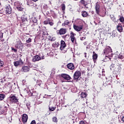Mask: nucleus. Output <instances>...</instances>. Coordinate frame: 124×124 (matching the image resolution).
<instances>
[{
	"label": "nucleus",
	"mask_w": 124,
	"mask_h": 124,
	"mask_svg": "<svg viewBox=\"0 0 124 124\" xmlns=\"http://www.w3.org/2000/svg\"><path fill=\"white\" fill-rule=\"evenodd\" d=\"M28 94L30 96H34V95H35L33 94V91H32V92L30 91L28 93Z\"/></svg>",
	"instance_id": "nucleus-34"
},
{
	"label": "nucleus",
	"mask_w": 124,
	"mask_h": 124,
	"mask_svg": "<svg viewBox=\"0 0 124 124\" xmlns=\"http://www.w3.org/2000/svg\"><path fill=\"white\" fill-rule=\"evenodd\" d=\"M42 35L43 36L48 35V32L47 31H42Z\"/></svg>",
	"instance_id": "nucleus-40"
},
{
	"label": "nucleus",
	"mask_w": 124,
	"mask_h": 124,
	"mask_svg": "<svg viewBox=\"0 0 124 124\" xmlns=\"http://www.w3.org/2000/svg\"><path fill=\"white\" fill-rule=\"evenodd\" d=\"M26 46L28 48H30V47H31V44H28Z\"/></svg>",
	"instance_id": "nucleus-47"
},
{
	"label": "nucleus",
	"mask_w": 124,
	"mask_h": 124,
	"mask_svg": "<svg viewBox=\"0 0 124 124\" xmlns=\"http://www.w3.org/2000/svg\"><path fill=\"white\" fill-rule=\"evenodd\" d=\"M61 8L62 11H64L65 10V5L64 4H62Z\"/></svg>",
	"instance_id": "nucleus-32"
},
{
	"label": "nucleus",
	"mask_w": 124,
	"mask_h": 124,
	"mask_svg": "<svg viewBox=\"0 0 124 124\" xmlns=\"http://www.w3.org/2000/svg\"><path fill=\"white\" fill-rule=\"evenodd\" d=\"M32 29L33 31H38L37 33H39V32H41V28H40V26L37 24L36 25L32 24Z\"/></svg>",
	"instance_id": "nucleus-2"
},
{
	"label": "nucleus",
	"mask_w": 124,
	"mask_h": 124,
	"mask_svg": "<svg viewBox=\"0 0 124 124\" xmlns=\"http://www.w3.org/2000/svg\"><path fill=\"white\" fill-rule=\"evenodd\" d=\"M81 73L80 71H76L73 76L74 80H78L81 77Z\"/></svg>",
	"instance_id": "nucleus-5"
},
{
	"label": "nucleus",
	"mask_w": 124,
	"mask_h": 124,
	"mask_svg": "<svg viewBox=\"0 0 124 124\" xmlns=\"http://www.w3.org/2000/svg\"><path fill=\"white\" fill-rule=\"evenodd\" d=\"M36 123H35V120H33L31 121V124H36Z\"/></svg>",
	"instance_id": "nucleus-49"
},
{
	"label": "nucleus",
	"mask_w": 124,
	"mask_h": 124,
	"mask_svg": "<svg viewBox=\"0 0 124 124\" xmlns=\"http://www.w3.org/2000/svg\"><path fill=\"white\" fill-rule=\"evenodd\" d=\"M21 24L22 25H24V26H27L29 25V21H28V18L26 17H21Z\"/></svg>",
	"instance_id": "nucleus-12"
},
{
	"label": "nucleus",
	"mask_w": 124,
	"mask_h": 124,
	"mask_svg": "<svg viewBox=\"0 0 124 124\" xmlns=\"http://www.w3.org/2000/svg\"><path fill=\"white\" fill-rule=\"evenodd\" d=\"M70 23V21L68 20H65L63 23L62 24V27H65V26H68V24Z\"/></svg>",
	"instance_id": "nucleus-22"
},
{
	"label": "nucleus",
	"mask_w": 124,
	"mask_h": 124,
	"mask_svg": "<svg viewBox=\"0 0 124 124\" xmlns=\"http://www.w3.org/2000/svg\"><path fill=\"white\" fill-rule=\"evenodd\" d=\"M81 16L82 17H83V18H86V17H88L89 14L85 11H82L81 12Z\"/></svg>",
	"instance_id": "nucleus-19"
},
{
	"label": "nucleus",
	"mask_w": 124,
	"mask_h": 124,
	"mask_svg": "<svg viewBox=\"0 0 124 124\" xmlns=\"http://www.w3.org/2000/svg\"><path fill=\"white\" fill-rule=\"evenodd\" d=\"M95 9L96 14H97V15H99V13L100 12V5L98 4H96Z\"/></svg>",
	"instance_id": "nucleus-16"
},
{
	"label": "nucleus",
	"mask_w": 124,
	"mask_h": 124,
	"mask_svg": "<svg viewBox=\"0 0 124 124\" xmlns=\"http://www.w3.org/2000/svg\"><path fill=\"white\" fill-rule=\"evenodd\" d=\"M122 121H123V122H124V116L122 117Z\"/></svg>",
	"instance_id": "nucleus-57"
},
{
	"label": "nucleus",
	"mask_w": 124,
	"mask_h": 124,
	"mask_svg": "<svg viewBox=\"0 0 124 124\" xmlns=\"http://www.w3.org/2000/svg\"><path fill=\"white\" fill-rule=\"evenodd\" d=\"M1 41L2 42H3V41H4V39H2V40H1Z\"/></svg>",
	"instance_id": "nucleus-59"
},
{
	"label": "nucleus",
	"mask_w": 124,
	"mask_h": 124,
	"mask_svg": "<svg viewBox=\"0 0 124 124\" xmlns=\"http://www.w3.org/2000/svg\"><path fill=\"white\" fill-rule=\"evenodd\" d=\"M120 22H121V23H124V18L123 16H121L119 18Z\"/></svg>",
	"instance_id": "nucleus-39"
},
{
	"label": "nucleus",
	"mask_w": 124,
	"mask_h": 124,
	"mask_svg": "<svg viewBox=\"0 0 124 124\" xmlns=\"http://www.w3.org/2000/svg\"><path fill=\"white\" fill-rule=\"evenodd\" d=\"M26 42L27 43H31V38H29L28 40L26 41Z\"/></svg>",
	"instance_id": "nucleus-43"
},
{
	"label": "nucleus",
	"mask_w": 124,
	"mask_h": 124,
	"mask_svg": "<svg viewBox=\"0 0 124 124\" xmlns=\"http://www.w3.org/2000/svg\"><path fill=\"white\" fill-rule=\"evenodd\" d=\"M67 36H69V34L65 35L64 36H62V38L65 39V38H66V37H67Z\"/></svg>",
	"instance_id": "nucleus-48"
},
{
	"label": "nucleus",
	"mask_w": 124,
	"mask_h": 124,
	"mask_svg": "<svg viewBox=\"0 0 124 124\" xmlns=\"http://www.w3.org/2000/svg\"><path fill=\"white\" fill-rule=\"evenodd\" d=\"M12 51H13L14 53H17V49L15 48L14 47H11Z\"/></svg>",
	"instance_id": "nucleus-41"
},
{
	"label": "nucleus",
	"mask_w": 124,
	"mask_h": 124,
	"mask_svg": "<svg viewBox=\"0 0 124 124\" xmlns=\"http://www.w3.org/2000/svg\"><path fill=\"white\" fill-rule=\"evenodd\" d=\"M118 59H120V60H124V54H122V53L119 54L118 56Z\"/></svg>",
	"instance_id": "nucleus-27"
},
{
	"label": "nucleus",
	"mask_w": 124,
	"mask_h": 124,
	"mask_svg": "<svg viewBox=\"0 0 124 124\" xmlns=\"http://www.w3.org/2000/svg\"><path fill=\"white\" fill-rule=\"evenodd\" d=\"M42 31H46V27L44 26L42 27Z\"/></svg>",
	"instance_id": "nucleus-45"
},
{
	"label": "nucleus",
	"mask_w": 124,
	"mask_h": 124,
	"mask_svg": "<svg viewBox=\"0 0 124 124\" xmlns=\"http://www.w3.org/2000/svg\"><path fill=\"white\" fill-rule=\"evenodd\" d=\"M42 83V81L41 80H37L36 83L37 85H38L39 86H41V84Z\"/></svg>",
	"instance_id": "nucleus-35"
},
{
	"label": "nucleus",
	"mask_w": 124,
	"mask_h": 124,
	"mask_svg": "<svg viewBox=\"0 0 124 124\" xmlns=\"http://www.w3.org/2000/svg\"><path fill=\"white\" fill-rule=\"evenodd\" d=\"M97 54L95 53V52L93 51V59L94 62H95V61L97 59Z\"/></svg>",
	"instance_id": "nucleus-20"
},
{
	"label": "nucleus",
	"mask_w": 124,
	"mask_h": 124,
	"mask_svg": "<svg viewBox=\"0 0 124 124\" xmlns=\"http://www.w3.org/2000/svg\"><path fill=\"white\" fill-rule=\"evenodd\" d=\"M41 60V58L40 57L39 55H35L33 57L32 61L34 62H38Z\"/></svg>",
	"instance_id": "nucleus-14"
},
{
	"label": "nucleus",
	"mask_w": 124,
	"mask_h": 124,
	"mask_svg": "<svg viewBox=\"0 0 124 124\" xmlns=\"http://www.w3.org/2000/svg\"><path fill=\"white\" fill-rule=\"evenodd\" d=\"M110 18H111V20H112L113 22H114V23H116V22H117V20H116V17H114V16H113L112 17L111 16Z\"/></svg>",
	"instance_id": "nucleus-37"
},
{
	"label": "nucleus",
	"mask_w": 124,
	"mask_h": 124,
	"mask_svg": "<svg viewBox=\"0 0 124 124\" xmlns=\"http://www.w3.org/2000/svg\"><path fill=\"white\" fill-rule=\"evenodd\" d=\"M82 73V74H85V73H86V71H83Z\"/></svg>",
	"instance_id": "nucleus-56"
},
{
	"label": "nucleus",
	"mask_w": 124,
	"mask_h": 124,
	"mask_svg": "<svg viewBox=\"0 0 124 124\" xmlns=\"http://www.w3.org/2000/svg\"><path fill=\"white\" fill-rule=\"evenodd\" d=\"M91 13H92V14H93L94 13V12L93 11H92Z\"/></svg>",
	"instance_id": "nucleus-60"
},
{
	"label": "nucleus",
	"mask_w": 124,
	"mask_h": 124,
	"mask_svg": "<svg viewBox=\"0 0 124 124\" xmlns=\"http://www.w3.org/2000/svg\"><path fill=\"white\" fill-rule=\"evenodd\" d=\"M49 40H50V41H55L56 39H57V38L56 37H51V36H48Z\"/></svg>",
	"instance_id": "nucleus-26"
},
{
	"label": "nucleus",
	"mask_w": 124,
	"mask_h": 124,
	"mask_svg": "<svg viewBox=\"0 0 124 124\" xmlns=\"http://www.w3.org/2000/svg\"><path fill=\"white\" fill-rule=\"evenodd\" d=\"M73 28L76 31H81L83 30V25H77L76 24H74Z\"/></svg>",
	"instance_id": "nucleus-8"
},
{
	"label": "nucleus",
	"mask_w": 124,
	"mask_h": 124,
	"mask_svg": "<svg viewBox=\"0 0 124 124\" xmlns=\"http://www.w3.org/2000/svg\"><path fill=\"white\" fill-rule=\"evenodd\" d=\"M3 38V33L2 32L0 33V39Z\"/></svg>",
	"instance_id": "nucleus-44"
},
{
	"label": "nucleus",
	"mask_w": 124,
	"mask_h": 124,
	"mask_svg": "<svg viewBox=\"0 0 124 124\" xmlns=\"http://www.w3.org/2000/svg\"><path fill=\"white\" fill-rule=\"evenodd\" d=\"M32 21L34 24H36L37 23V19L36 17H32Z\"/></svg>",
	"instance_id": "nucleus-30"
},
{
	"label": "nucleus",
	"mask_w": 124,
	"mask_h": 124,
	"mask_svg": "<svg viewBox=\"0 0 124 124\" xmlns=\"http://www.w3.org/2000/svg\"><path fill=\"white\" fill-rule=\"evenodd\" d=\"M22 122L23 123H27L28 122V115L23 114L22 117Z\"/></svg>",
	"instance_id": "nucleus-17"
},
{
	"label": "nucleus",
	"mask_w": 124,
	"mask_h": 124,
	"mask_svg": "<svg viewBox=\"0 0 124 124\" xmlns=\"http://www.w3.org/2000/svg\"><path fill=\"white\" fill-rule=\"evenodd\" d=\"M14 64L15 66H21V65L24 64V62H23V60L20 58L18 61L14 62Z\"/></svg>",
	"instance_id": "nucleus-6"
},
{
	"label": "nucleus",
	"mask_w": 124,
	"mask_h": 124,
	"mask_svg": "<svg viewBox=\"0 0 124 124\" xmlns=\"http://www.w3.org/2000/svg\"><path fill=\"white\" fill-rule=\"evenodd\" d=\"M111 83H112V82L110 80H107L105 82V84L106 86H109L110 85H111Z\"/></svg>",
	"instance_id": "nucleus-31"
},
{
	"label": "nucleus",
	"mask_w": 124,
	"mask_h": 124,
	"mask_svg": "<svg viewBox=\"0 0 124 124\" xmlns=\"http://www.w3.org/2000/svg\"><path fill=\"white\" fill-rule=\"evenodd\" d=\"M33 1H37V0H32Z\"/></svg>",
	"instance_id": "nucleus-61"
},
{
	"label": "nucleus",
	"mask_w": 124,
	"mask_h": 124,
	"mask_svg": "<svg viewBox=\"0 0 124 124\" xmlns=\"http://www.w3.org/2000/svg\"><path fill=\"white\" fill-rule=\"evenodd\" d=\"M67 67L68 69H70V70H74V69L75 68L74 64H73L72 63H68L67 64Z\"/></svg>",
	"instance_id": "nucleus-15"
},
{
	"label": "nucleus",
	"mask_w": 124,
	"mask_h": 124,
	"mask_svg": "<svg viewBox=\"0 0 124 124\" xmlns=\"http://www.w3.org/2000/svg\"><path fill=\"white\" fill-rule=\"evenodd\" d=\"M66 32H67V30L65 28H61L56 31V33L58 35H62L63 34H65Z\"/></svg>",
	"instance_id": "nucleus-3"
},
{
	"label": "nucleus",
	"mask_w": 124,
	"mask_h": 124,
	"mask_svg": "<svg viewBox=\"0 0 124 124\" xmlns=\"http://www.w3.org/2000/svg\"><path fill=\"white\" fill-rule=\"evenodd\" d=\"M70 35L71 41H72V43H75V42L76 41V38L75 37L76 34L73 31H71L70 32Z\"/></svg>",
	"instance_id": "nucleus-7"
},
{
	"label": "nucleus",
	"mask_w": 124,
	"mask_h": 124,
	"mask_svg": "<svg viewBox=\"0 0 124 124\" xmlns=\"http://www.w3.org/2000/svg\"><path fill=\"white\" fill-rule=\"evenodd\" d=\"M87 71H90V69L88 68L87 69Z\"/></svg>",
	"instance_id": "nucleus-63"
},
{
	"label": "nucleus",
	"mask_w": 124,
	"mask_h": 124,
	"mask_svg": "<svg viewBox=\"0 0 124 124\" xmlns=\"http://www.w3.org/2000/svg\"><path fill=\"white\" fill-rule=\"evenodd\" d=\"M84 55L85 58H87V53L84 52Z\"/></svg>",
	"instance_id": "nucleus-52"
},
{
	"label": "nucleus",
	"mask_w": 124,
	"mask_h": 124,
	"mask_svg": "<svg viewBox=\"0 0 124 124\" xmlns=\"http://www.w3.org/2000/svg\"><path fill=\"white\" fill-rule=\"evenodd\" d=\"M50 21V18H47L46 20L44 21V24H45V25H48Z\"/></svg>",
	"instance_id": "nucleus-29"
},
{
	"label": "nucleus",
	"mask_w": 124,
	"mask_h": 124,
	"mask_svg": "<svg viewBox=\"0 0 124 124\" xmlns=\"http://www.w3.org/2000/svg\"><path fill=\"white\" fill-rule=\"evenodd\" d=\"M46 15H47V16H49L50 13H49V12H46Z\"/></svg>",
	"instance_id": "nucleus-53"
},
{
	"label": "nucleus",
	"mask_w": 124,
	"mask_h": 124,
	"mask_svg": "<svg viewBox=\"0 0 124 124\" xmlns=\"http://www.w3.org/2000/svg\"><path fill=\"white\" fill-rule=\"evenodd\" d=\"M50 105H51V104H49V106H48V108H49V110L50 111V112H53V111H55L56 108H57V107H51L50 106Z\"/></svg>",
	"instance_id": "nucleus-24"
},
{
	"label": "nucleus",
	"mask_w": 124,
	"mask_h": 124,
	"mask_svg": "<svg viewBox=\"0 0 124 124\" xmlns=\"http://www.w3.org/2000/svg\"><path fill=\"white\" fill-rule=\"evenodd\" d=\"M62 105H64V103H62V107H63V106H62Z\"/></svg>",
	"instance_id": "nucleus-58"
},
{
	"label": "nucleus",
	"mask_w": 124,
	"mask_h": 124,
	"mask_svg": "<svg viewBox=\"0 0 124 124\" xmlns=\"http://www.w3.org/2000/svg\"><path fill=\"white\" fill-rule=\"evenodd\" d=\"M79 124H86V123L85 121L82 120L79 122Z\"/></svg>",
	"instance_id": "nucleus-46"
},
{
	"label": "nucleus",
	"mask_w": 124,
	"mask_h": 124,
	"mask_svg": "<svg viewBox=\"0 0 124 124\" xmlns=\"http://www.w3.org/2000/svg\"><path fill=\"white\" fill-rule=\"evenodd\" d=\"M52 46L53 48H57L60 46V44L57 42H55L54 44H52Z\"/></svg>",
	"instance_id": "nucleus-23"
},
{
	"label": "nucleus",
	"mask_w": 124,
	"mask_h": 124,
	"mask_svg": "<svg viewBox=\"0 0 124 124\" xmlns=\"http://www.w3.org/2000/svg\"><path fill=\"white\" fill-rule=\"evenodd\" d=\"M5 98L4 94H0V100H3Z\"/></svg>",
	"instance_id": "nucleus-28"
},
{
	"label": "nucleus",
	"mask_w": 124,
	"mask_h": 124,
	"mask_svg": "<svg viewBox=\"0 0 124 124\" xmlns=\"http://www.w3.org/2000/svg\"><path fill=\"white\" fill-rule=\"evenodd\" d=\"M26 106H27L28 110H30V108H31V103L30 102H27L26 103Z\"/></svg>",
	"instance_id": "nucleus-33"
},
{
	"label": "nucleus",
	"mask_w": 124,
	"mask_h": 124,
	"mask_svg": "<svg viewBox=\"0 0 124 124\" xmlns=\"http://www.w3.org/2000/svg\"><path fill=\"white\" fill-rule=\"evenodd\" d=\"M84 39H85L84 37H80V40H84Z\"/></svg>",
	"instance_id": "nucleus-55"
},
{
	"label": "nucleus",
	"mask_w": 124,
	"mask_h": 124,
	"mask_svg": "<svg viewBox=\"0 0 124 124\" xmlns=\"http://www.w3.org/2000/svg\"><path fill=\"white\" fill-rule=\"evenodd\" d=\"M16 8L18 11H23V10H24V9L22 8V7H16Z\"/></svg>",
	"instance_id": "nucleus-42"
},
{
	"label": "nucleus",
	"mask_w": 124,
	"mask_h": 124,
	"mask_svg": "<svg viewBox=\"0 0 124 124\" xmlns=\"http://www.w3.org/2000/svg\"><path fill=\"white\" fill-rule=\"evenodd\" d=\"M109 53H112V48L109 46H108L107 48L104 49V55H108Z\"/></svg>",
	"instance_id": "nucleus-10"
},
{
	"label": "nucleus",
	"mask_w": 124,
	"mask_h": 124,
	"mask_svg": "<svg viewBox=\"0 0 124 124\" xmlns=\"http://www.w3.org/2000/svg\"><path fill=\"white\" fill-rule=\"evenodd\" d=\"M65 47H66V44L65 43V42L62 40L61 41L60 49L61 50V51H62V50H64V48H65Z\"/></svg>",
	"instance_id": "nucleus-11"
},
{
	"label": "nucleus",
	"mask_w": 124,
	"mask_h": 124,
	"mask_svg": "<svg viewBox=\"0 0 124 124\" xmlns=\"http://www.w3.org/2000/svg\"><path fill=\"white\" fill-rule=\"evenodd\" d=\"M4 65V62H3V61H0V67H2V66H3Z\"/></svg>",
	"instance_id": "nucleus-36"
},
{
	"label": "nucleus",
	"mask_w": 124,
	"mask_h": 124,
	"mask_svg": "<svg viewBox=\"0 0 124 124\" xmlns=\"http://www.w3.org/2000/svg\"><path fill=\"white\" fill-rule=\"evenodd\" d=\"M117 30L119 32L123 31V25L121 23H119L116 27Z\"/></svg>",
	"instance_id": "nucleus-18"
},
{
	"label": "nucleus",
	"mask_w": 124,
	"mask_h": 124,
	"mask_svg": "<svg viewBox=\"0 0 124 124\" xmlns=\"http://www.w3.org/2000/svg\"><path fill=\"white\" fill-rule=\"evenodd\" d=\"M4 8L5 9L6 14H7V15L11 14V12H12V9L11 8V6H10V5H5Z\"/></svg>",
	"instance_id": "nucleus-4"
},
{
	"label": "nucleus",
	"mask_w": 124,
	"mask_h": 124,
	"mask_svg": "<svg viewBox=\"0 0 124 124\" xmlns=\"http://www.w3.org/2000/svg\"><path fill=\"white\" fill-rule=\"evenodd\" d=\"M10 101L12 102L13 104H19V99H18V97L14 95H11L10 96Z\"/></svg>",
	"instance_id": "nucleus-1"
},
{
	"label": "nucleus",
	"mask_w": 124,
	"mask_h": 124,
	"mask_svg": "<svg viewBox=\"0 0 124 124\" xmlns=\"http://www.w3.org/2000/svg\"><path fill=\"white\" fill-rule=\"evenodd\" d=\"M61 77L67 81H69L71 79V77L66 74H61Z\"/></svg>",
	"instance_id": "nucleus-13"
},
{
	"label": "nucleus",
	"mask_w": 124,
	"mask_h": 124,
	"mask_svg": "<svg viewBox=\"0 0 124 124\" xmlns=\"http://www.w3.org/2000/svg\"><path fill=\"white\" fill-rule=\"evenodd\" d=\"M48 25H50V26H53L54 25V23L53 22H51L49 21Z\"/></svg>",
	"instance_id": "nucleus-50"
},
{
	"label": "nucleus",
	"mask_w": 124,
	"mask_h": 124,
	"mask_svg": "<svg viewBox=\"0 0 124 124\" xmlns=\"http://www.w3.org/2000/svg\"><path fill=\"white\" fill-rule=\"evenodd\" d=\"M112 35V36H114L115 37V36L117 35V34L114 33V32H113Z\"/></svg>",
	"instance_id": "nucleus-54"
},
{
	"label": "nucleus",
	"mask_w": 124,
	"mask_h": 124,
	"mask_svg": "<svg viewBox=\"0 0 124 124\" xmlns=\"http://www.w3.org/2000/svg\"><path fill=\"white\" fill-rule=\"evenodd\" d=\"M53 122L54 123H57L58 122V119H57V117H53L52 118Z\"/></svg>",
	"instance_id": "nucleus-38"
},
{
	"label": "nucleus",
	"mask_w": 124,
	"mask_h": 124,
	"mask_svg": "<svg viewBox=\"0 0 124 124\" xmlns=\"http://www.w3.org/2000/svg\"><path fill=\"white\" fill-rule=\"evenodd\" d=\"M80 97L82 98H85L87 97V93H86L82 92L80 94Z\"/></svg>",
	"instance_id": "nucleus-25"
},
{
	"label": "nucleus",
	"mask_w": 124,
	"mask_h": 124,
	"mask_svg": "<svg viewBox=\"0 0 124 124\" xmlns=\"http://www.w3.org/2000/svg\"><path fill=\"white\" fill-rule=\"evenodd\" d=\"M42 59V60H44V56H43Z\"/></svg>",
	"instance_id": "nucleus-64"
},
{
	"label": "nucleus",
	"mask_w": 124,
	"mask_h": 124,
	"mask_svg": "<svg viewBox=\"0 0 124 124\" xmlns=\"http://www.w3.org/2000/svg\"><path fill=\"white\" fill-rule=\"evenodd\" d=\"M31 70V67L30 66H23L21 69V72H24V73H27L29 72L30 70Z\"/></svg>",
	"instance_id": "nucleus-9"
},
{
	"label": "nucleus",
	"mask_w": 124,
	"mask_h": 124,
	"mask_svg": "<svg viewBox=\"0 0 124 124\" xmlns=\"http://www.w3.org/2000/svg\"><path fill=\"white\" fill-rule=\"evenodd\" d=\"M50 12H52L53 13V15L52 16L53 17H54V16H56V14H55V12L53 11H50Z\"/></svg>",
	"instance_id": "nucleus-51"
},
{
	"label": "nucleus",
	"mask_w": 124,
	"mask_h": 124,
	"mask_svg": "<svg viewBox=\"0 0 124 124\" xmlns=\"http://www.w3.org/2000/svg\"><path fill=\"white\" fill-rule=\"evenodd\" d=\"M80 3L82 4L85 7L88 5V2L85 0H80Z\"/></svg>",
	"instance_id": "nucleus-21"
},
{
	"label": "nucleus",
	"mask_w": 124,
	"mask_h": 124,
	"mask_svg": "<svg viewBox=\"0 0 124 124\" xmlns=\"http://www.w3.org/2000/svg\"><path fill=\"white\" fill-rule=\"evenodd\" d=\"M63 107H65V108H66V107H67V106H66V105L63 106Z\"/></svg>",
	"instance_id": "nucleus-62"
}]
</instances>
